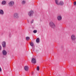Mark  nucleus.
<instances>
[{
	"mask_svg": "<svg viewBox=\"0 0 76 76\" xmlns=\"http://www.w3.org/2000/svg\"><path fill=\"white\" fill-rule=\"evenodd\" d=\"M49 25L52 28H53V29H55V28H56V24H55L54 22L52 21H50L49 22Z\"/></svg>",
	"mask_w": 76,
	"mask_h": 76,
	"instance_id": "f257e3e1",
	"label": "nucleus"
},
{
	"mask_svg": "<svg viewBox=\"0 0 76 76\" xmlns=\"http://www.w3.org/2000/svg\"><path fill=\"white\" fill-rule=\"evenodd\" d=\"M13 17L14 18H15L16 19H18L19 18V14L17 12H15L13 14Z\"/></svg>",
	"mask_w": 76,
	"mask_h": 76,
	"instance_id": "f03ea898",
	"label": "nucleus"
},
{
	"mask_svg": "<svg viewBox=\"0 0 76 76\" xmlns=\"http://www.w3.org/2000/svg\"><path fill=\"white\" fill-rule=\"evenodd\" d=\"M71 38L72 41H75L76 40V36L75 35L72 34L71 36Z\"/></svg>",
	"mask_w": 76,
	"mask_h": 76,
	"instance_id": "7ed1b4c3",
	"label": "nucleus"
},
{
	"mask_svg": "<svg viewBox=\"0 0 76 76\" xmlns=\"http://www.w3.org/2000/svg\"><path fill=\"white\" fill-rule=\"evenodd\" d=\"M14 4H15V2H14V1H10L9 3V6H10L11 7H12V6H13L14 5Z\"/></svg>",
	"mask_w": 76,
	"mask_h": 76,
	"instance_id": "20e7f679",
	"label": "nucleus"
},
{
	"mask_svg": "<svg viewBox=\"0 0 76 76\" xmlns=\"http://www.w3.org/2000/svg\"><path fill=\"white\" fill-rule=\"evenodd\" d=\"M34 14V11L32 10L30 11L28 13V15L30 16H32Z\"/></svg>",
	"mask_w": 76,
	"mask_h": 76,
	"instance_id": "39448f33",
	"label": "nucleus"
},
{
	"mask_svg": "<svg viewBox=\"0 0 76 76\" xmlns=\"http://www.w3.org/2000/svg\"><path fill=\"white\" fill-rule=\"evenodd\" d=\"M57 19L59 21H60L62 19V17L61 15H58L57 17Z\"/></svg>",
	"mask_w": 76,
	"mask_h": 76,
	"instance_id": "423d86ee",
	"label": "nucleus"
},
{
	"mask_svg": "<svg viewBox=\"0 0 76 76\" xmlns=\"http://www.w3.org/2000/svg\"><path fill=\"white\" fill-rule=\"evenodd\" d=\"M37 62V61L36 60V59L33 58L31 59V62L32 63H34V64H35L36 63V62Z\"/></svg>",
	"mask_w": 76,
	"mask_h": 76,
	"instance_id": "0eeeda50",
	"label": "nucleus"
},
{
	"mask_svg": "<svg viewBox=\"0 0 76 76\" xmlns=\"http://www.w3.org/2000/svg\"><path fill=\"white\" fill-rule=\"evenodd\" d=\"M6 42L4 41L2 42V45L3 47H6Z\"/></svg>",
	"mask_w": 76,
	"mask_h": 76,
	"instance_id": "6e6552de",
	"label": "nucleus"
},
{
	"mask_svg": "<svg viewBox=\"0 0 76 76\" xmlns=\"http://www.w3.org/2000/svg\"><path fill=\"white\" fill-rule=\"evenodd\" d=\"M2 53L3 55L4 56H6L7 54V52L6 50H4L2 51Z\"/></svg>",
	"mask_w": 76,
	"mask_h": 76,
	"instance_id": "1a4fd4ad",
	"label": "nucleus"
},
{
	"mask_svg": "<svg viewBox=\"0 0 76 76\" xmlns=\"http://www.w3.org/2000/svg\"><path fill=\"white\" fill-rule=\"evenodd\" d=\"M0 14L2 15L4 14V11L3 10H0Z\"/></svg>",
	"mask_w": 76,
	"mask_h": 76,
	"instance_id": "9d476101",
	"label": "nucleus"
},
{
	"mask_svg": "<svg viewBox=\"0 0 76 76\" xmlns=\"http://www.w3.org/2000/svg\"><path fill=\"white\" fill-rule=\"evenodd\" d=\"M28 66H26L24 67V69L26 71H28Z\"/></svg>",
	"mask_w": 76,
	"mask_h": 76,
	"instance_id": "9b49d317",
	"label": "nucleus"
},
{
	"mask_svg": "<svg viewBox=\"0 0 76 76\" xmlns=\"http://www.w3.org/2000/svg\"><path fill=\"white\" fill-rule=\"evenodd\" d=\"M55 2L57 5H60V2H58V0H55Z\"/></svg>",
	"mask_w": 76,
	"mask_h": 76,
	"instance_id": "f8f14e48",
	"label": "nucleus"
},
{
	"mask_svg": "<svg viewBox=\"0 0 76 76\" xmlns=\"http://www.w3.org/2000/svg\"><path fill=\"white\" fill-rule=\"evenodd\" d=\"M36 41L37 43H39V42H40L39 38H37V39H36Z\"/></svg>",
	"mask_w": 76,
	"mask_h": 76,
	"instance_id": "ddd939ff",
	"label": "nucleus"
},
{
	"mask_svg": "<svg viewBox=\"0 0 76 76\" xmlns=\"http://www.w3.org/2000/svg\"><path fill=\"white\" fill-rule=\"evenodd\" d=\"M21 3L23 4H25V3H26V1H25V0H24L22 1L21 2Z\"/></svg>",
	"mask_w": 76,
	"mask_h": 76,
	"instance_id": "4468645a",
	"label": "nucleus"
},
{
	"mask_svg": "<svg viewBox=\"0 0 76 76\" xmlns=\"http://www.w3.org/2000/svg\"><path fill=\"white\" fill-rule=\"evenodd\" d=\"M6 2L5 1H3L2 2V4L4 5L6 4Z\"/></svg>",
	"mask_w": 76,
	"mask_h": 76,
	"instance_id": "2eb2a0df",
	"label": "nucleus"
},
{
	"mask_svg": "<svg viewBox=\"0 0 76 76\" xmlns=\"http://www.w3.org/2000/svg\"><path fill=\"white\" fill-rule=\"evenodd\" d=\"M59 3V5H63V4H64V3H63V2L62 1H61Z\"/></svg>",
	"mask_w": 76,
	"mask_h": 76,
	"instance_id": "dca6fc26",
	"label": "nucleus"
},
{
	"mask_svg": "<svg viewBox=\"0 0 76 76\" xmlns=\"http://www.w3.org/2000/svg\"><path fill=\"white\" fill-rule=\"evenodd\" d=\"M26 39L27 40V41H28V40H29V39H30V38L29 37H26Z\"/></svg>",
	"mask_w": 76,
	"mask_h": 76,
	"instance_id": "f3484780",
	"label": "nucleus"
},
{
	"mask_svg": "<svg viewBox=\"0 0 76 76\" xmlns=\"http://www.w3.org/2000/svg\"><path fill=\"white\" fill-rule=\"evenodd\" d=\"M30 45L31 46V47H33V46H34V43H33L31 42L30 43Z\"/></svg>",
	"mask_w": 76,
	"mask_h": 76,
	"instance_id": "a211bd4d",
	"label": "nucleus"
},
{
	"mask_svg": "<svg viewBox=\"0 0 76 76\" xmlns=\"http://www.w3.org/2000/svg\"><path fill=\"white\" fill-rule=\"evenodd\" d=\"M33 32L34 33H37V31L36 30H34L33 31Z\"/></svg>",
	"mask_w": 76,
	"mask_h": 76,
	"instance_id": "6ab92c4d",
	"label": "nucleus"
},
{
	"mask_svg": "<svg viewBox=\"0 0 76 76\" xmlns=\"http://www.w3.org/2000/svg\"><path fill=\"white\" fill-rule=\"evenodd\" d=\"M37 70L38 71V70H39V66H37Z\"/></svg>",
	"mask_w": 76,
	"mask_h": 76,
	"instance_id": "aec40b11",
	"label": "nucleus"
},
{
	"mask_svg": "<svg viewBox=\"0 0 76 76\" xmlns=\"http://www.w3.org/2000/svg\"><path fill=\"white\" fill-rule=\"evenodd\" d=\"M74 5H76V2H75L74 3Z\"/></svg>",
	"mask_w": 76,
	"mask_h": 76,
	"instance_id": "412c9836",
	"label": "nucleus"
},
{
	"mask_svg": "<svg viewBox=\"0 0 76 76\" xmlns=\"http://www.w3.org/2000/svg\"><path fill=\"white\" fill-rule=\"evenodd\" d=\"M33 22H34V20H33L31 21V23H33Z\"/></svg>",
	"mask_w": 76,
	"mask_h": 76,
	"instance_id": "4be33fe9",
	"label": "nucleus"
},
{
	"mask_svg": "<svg viewBox=\"0 0 76 76\" xmlns=\"http://www.w3.org/2000/svg\"><path fill=\"white\" fill-rule=\"evenodd\" d=\"M0 72H1V68L0 67Z\"/></svg>",
	"mask_w": 76,
	"mask_h": 76,
	"instance_id": "5701e85b",
	"label": "nucleus"
},
{
	"mask_svg": "<svg viewBox=\"0 0 76 76\" xmlns=\"http://www.w3.org/2000/svg\"><path fill=\"white\" fill-rule=\"evenodd\" d=\"M1 49V46H0V50Z\"/></svg>",
	"mask_w": 76,
	"mask_h": 76,
	"instance_id": "b1692460",
	"label": "nucleus"
}]
</instances>
